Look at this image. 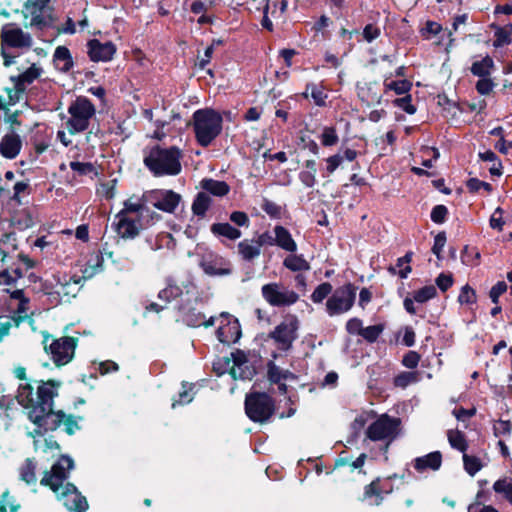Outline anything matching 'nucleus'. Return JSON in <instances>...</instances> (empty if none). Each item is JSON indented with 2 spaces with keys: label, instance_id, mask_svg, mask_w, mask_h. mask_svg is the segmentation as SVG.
Instances as JSON below:
<instances>
[{
  "label": "nucleus",
  "instance_id": "nucleus-1",
  "mask_svg": "<svg viewBox=\"0 0 512 512\" xmlns=\"http://www.w3.org/2000/svg\"><path fill=\"white\" fill-rule=\"evenodd\" d=\"M58 386L53 380L40 381L36 392L29 383L20 384L16 399L18 403L29 409L28 419L36 425V429L29 435L35 437L47 431H54L61 425L67 434L73 435L79 430L78 421L62 410L53 409L54 398L58 395Z\"/></svg>",
  "mask_w": 512,
  "mask_h": 512
},
{
  "label": "nucleus",
  "instance_id": "nucleus-2",
  "mask_svg": "<svg viewBox=\"0 0 512 512\" xmlns=\"http://www.w3.org/2000/svg\"><path fill=\"white\" fill-rule=\"evenodd\" d=\"M74 461L69 456H62L41 480V484L50 487L68 512H86L88 502L72 483L66 482Z\"/></svg>",
  "mask_w": 512,
  "mask_h": 512
},
{
  "label": "nucleus",
  "instance_id": "nucleus-3",
  "mask_svg": "<svg viewBox=\"0 0 512 512\" xmlns=\"http://www.w3.org/2000/svg\"><path fill=\"white\" fill-rule=\"evenodd\" d=\"M143 153L144 165L156 177L176 176L182 170V152L178 147L163 148L155 145L146 148Z\"/></svg>",
  "mask_w": 512,
  "mask_h": 512
},
{
  "label": "nucleus",
  "instance_id": "nucleus-4",
  "mask_svg": "<svg viewBox=\"0 0 512 512\" xmlns=\"http://www.w3.org/2000/svg\"><path fill=\"white\" fill-rule=\"evenodd\" d=\"M192 118L197 142L203 147L209 146L222 131L221 114L213 109H198Z\"/></svg>",
  "mask_w": 512,
  "mask_h": 512
},
{
  "label": "nucleus",
  "instance_id": "nucleus-5",
  "mask_svg": "<svg viewBox=\"0 0 512 512\" xmlns=\"http://www.w3.org/2000/svg\"><path fill=\"white\" fill-rule=\"evenodd\" d=\"M3 292L4 295L0 298V341L9 333L14 320L10 313L16 312L19 319H24L27 316L29 303L20 289L13 292L4 289Z\"/></svg>",
  "mask_w": 512,
  "mask_h": 512
},
{
  "label": "nucleus",
  "instance_id": "nucleus-6",
  "mask_svg": "<svg viewBox=\"0 0 512 512\" xmlns=\"http://www.w3.org/2000/svg\"><path fill=\"white\" fill-rule=\"evenodd\" d=\"M68 114L66 128L70 134H78L88 129L91 119L96 114V108L87 97L78 96L69 105Z\"/></svg>",
  "mask_w": 512,
  "mask_h": 512
},
{
  "label": "nucleus",
  "instance_id": "nucleus-7",
  "mask_svg": "<svg viewBox=\"0 0 512 512\" xmlns=\"http://www.w3.org/2000/svg\"><path fill=\"white\" fill-rule=\"evenodd\" d=\"M400 424L399 418L382 414L367 427L366 436L371 441L385 442L384 452H386L389 445L397 438Z\"/></svg>",
  "mask_w": 512,
  "mask_h": 512
},
{
  "label": "nucleus",
  "instance_id": "nucleus-8",
  "mask_svg": "<svg viewBox=\"0 0 512 512\" xmlns=\"http://www.w3.org/2000/svg\"><path fill=\"white\" fill-rule=\"evenodd\" d=\"M33 44L29 33L24 32L14 23L6 24L1 29V46L4 65L9 66L13 63L14 56L7 52V47L24 49L30 48Z\"/></svg>",
  "mask_w": 512,
  "mask_h": 512
},
{
  "label": "nucleus",
  "instance_id": "nucleus-9",
  "mask_svg": "<svg viewBox=\"0 0 512 512\" xmlns=\"http://www.w3.org/2000/svg\"><path fill=\"white\" fill-rule=\"evenodd\" d=\"M51 0H27L24 4L23 14L29 19V26L32 29L44 30L54 23L53 7Z\"/></svg>",
  "mask_w": 512,
  "mask_h": 512
},
{
  "label": "nucleus",
  "instance_id": "nucleus-10",
  "mask_svg": "<svg viewBox=\"0 0 512 512\" xmlns=\"http://www.w3.org/2000/svg\"><path fill=\"white\" fill-rule=\"evenodd\" d=\"M245 412L253 422L265 423L274 413L273 400L267 393H249L245 398Z\"/></svg>",
  "mask_w": 512,
  "mask_h": 512
},
{
  "label": "nucleus",
  "instance_id": "nucleus-11",
  "mask_svg": "<svg viewBox=\"0 0 512 512\" xmlns=\"http://www.w3.org/2000/svg\"><path fill=\"white\" fill-rule=\"evenodd\" d=\"M299 320L294 315H288L270 333L269 338L281 351H289L298 338Z\"/></svg>",
  "mask_w": 512,
  "mask_h": 512
},
{
  "label": "nucleus",
  "instance_id": "nucleus-12",
  "mask_svg": "<svg viewBox=\"0 0 512 512\" xmlns=\"http://www.w3.org/2000/svg\"><path fill=\"white\" fill-rule=\"evenodd\" d=\"M356 287L351 283L338 287L326 301V312L330 317L347 313L354 305Z\"/></svg>",
  "mask_w": 512,
  "mask_h": 512
},
{
  "label": "nucleus",
  "instance_id": "nucleus-13",
  "mask_svg": "<svg viewBox=\"0 0 512 512\" xmlns=\"http://www.w3.org/2000/svg\"><path fill=\"white\" fill-rule=\"evenodd\" d=\"M261 295L272 307H289L299 300L298 293L279 282L263 285Z\"/></svg>",
  "mask_w": 512,
  "mask_h": 512
},
{
  "label": "nucleus",
  "instance_id": "nucleus-14",
  "mask_svg": "<svg viewBox=\"0 0 512 512\" xmlns=\"http://www.w3.org/2000/svg\"><path fill=\"white\" fill-rule=\"evenodd\" d=\"M146 192L142 195H132L123 203V208L118 213H124L126 216L154 224L160 216L149 208V203L145 199Z\"/></svg>",
  "mask_w": 512,
  "mask_h": 512
},
{
  "label": "nucleus",
  "instance_id": "nucleus-15",
  "mask_svg": "<svg viewBox=\"0 0 512 512\" xmlns=\"http://www.w3.org/2000/svg\"><path fill=\"white\" fill-rule=\"evenodd\" d=\"M199 266L206 275L211 277L227 276L232 273L231 262L213 251H207L201 255Z\"/></svg>",
  "mask_w": 512,
  "mask_h": 512
},
{
  "label": "nucleus",
  "instance_id": "nucleus-16",
  "mask_svg": "<svg viewBox=\"0 0 512 512\" xmlns=\"http://www.w3.org/2000/svg\"><path fill=\"white\" fill-rule=\"evenodd\" d=\"M151 225V223L134 218L133 216H126L124 213H117L112 223L117 234L123 239H134L141 230Z\"/></svg>",
  "mask_w": 512,
  "mask_h": 512
},
{
  "label": "nucleus",
  "instance_id": "nucleus-17",
  "mask_svg": "<svg viewBox=\"0 0 512 512\" xmlns=\"http://www.w3.org/2000/svg\"><path fill=\"white\" fill-rule=\"evenodd\" d=\"M146 201L150 206L166 213H173L178 207L181 196L172 190L146 191Z\"/></svg>",
  "mask_w": 512,
  "mask_h": 512
},
{
  "label": "nucleus",
  "instance_id": "nucleus-18",
  "mask_svg": "<svg viewBox=\"0 0 512 512\" xmlns=\"http://www.w3.org/2000/svg\"><path fill=\"white\" fill-rule=\"evenodd\" d=\"M75 348L76 339L73 337H62L49 345L51 357L58 366L65 365L72 360Z\"/></svg>",
  "mask_w": 512,
  "mask_h": 512
},
{
  "label": "nucleus",
  "instance_id": "nucleus-19",
  "mask_svg": "<svg viewBox=\"0 0 512 512\" xmlns=\"http://www.w3.org/2000/svg\"><path fill=\"white\" fill-rule=\"evenodd\" d=\"M220 326L216 331L218 340L223 344L237 342L241 337V327L239 321L227 312H222L219 316Z\"/></svg>",
  "mask_w": 512,
  "mask_h": 512
},
{
  "label": "nucleus",
  "instance_id": "nucleus-20",
  "mask_svg": "<svg viewBox=\"0 0 512 512\" xmlns=\"http://www.w3.org/2000/svg\"><path fill=\"white\" fill-rule=\"evenodd\" d=\"M392 491L393 485L388 479L381 480L377 478L364 487L362 501L370 506H379L384 497L392 493Z\"/></svg>",
  "mask_w": 512,
  "mask_h": 512
},
{
  "label": "nucleus",
  "instance_id": "nucleus-21",
  "mask_svg": "<svg viewBox=\"0 0 512 512\" xmlns=\"http://www.w3.org/2000/svg\"><path fill=\"white\" fill-rule=\"evenodd\" d=\"M87 47L88 55L94 62L110 61L116 52V47L112 42L102 43L97 39L90 40Z\"/></svg>",
  "mask_w": 512,
  "mask_h": 512
},
{
  "label": "nucleus",
  "instance_id": "nucleus-22",
  "mask_svg": "<svg viewBox=\"0 0 512 512\" xmlns=\"http://www.w3.org/2000/svg\"><path fill=\"white\" fill-rule=\"evenodd\" d=\"M232 360L233 366L230 368V374L234 379L247 380L253 377L255 370L242 351L232 353Z\"/></svg>",
  "mask_w": 512,
  "mask_h": 512
},
{
  "label": "nucleus",
  "instance_id": "nucleus-23",
  "mask_svg": "<svg viewBox=\"0 0 512 512\" xmlns=\"http://www.w3.org/2000/svg\"><path fill=\"white\" fill-rule=\"evenodd\" d=\"M22 148V139L19 134L11 130L0 141V153L7 159H14Z\"/></svg>",
  "mask_w": 512,
  "mask_h": 512
},
{
  "label": "nucleus",
  "instance_id": "nucleus-24",
  "mask_svg": "<svg viewBox=\"0 0 512 512\" xmlns=\"http://www.w3.org/2000/svg\"><path fill=\"white\" fill-rule=\"evenodd\" d=\"M441 464L442 455L439 451L428 453L414 460V468L420 473L426 470L437 471L441 467Z\"/></svg>",
  "mask_w": 512,
  "mask_h": 512
},
{
  "label": "nucleus",
  "instance_id": "nucleus-25",
  "mask_svg": "<svg viewBox=\"0 0 512 512\" xmlns=\"http://www.w3.org/2000/svg\"><path fill=\"white\" fill-rule=\"evenodd\" d=\"M104 258L100 251H93L86 256V262L82 267L84 278H92L103 270Z\"/></svg>",
  "mask_w": 512,
  "mask_h": 512
},
{
  "label": "nucleus",
  "instance_id": "nucleus-26",
  "mask_svg": "<svg viewBox=\"0 0 512 512\" xmlns=\"http://www.w3.org/2000/svg\"><path fill=\"white\" fill-rule=\"evenodd\" d=\"M275 234V245L279 248L294 253L297 250V244L292 238L291 233L283 226L277 225L273 230Z\"/></svg>",
  "mask_w": 512,
  "mask_h": 512
},
{
  "label": "nucleus",
  "instance_id": "nucleus-27",
  "mask_svg": "<svg viewBox=\"0 0 512 512\" xmlns=\"http://www.w3.org/2000/svg\"><path fill=\"white\" fill-rule=\"evenodd\" d=\"M53 63L60 72H68L73 67V59L69 49L65 46H58L53 54Z\"/></svg>",
  "mask_w": 512,
  "mask_h": 512
},
{
  "label": "nucleus",
  "instance_id": "nucleus-28",
  "mask_svg": "<svg viewBox=\"0 0 512 512\" xmlns=\"http://www.w3.org/2000/svg\"><path fill=\"white\" fill-rule=\"evenodd\" d=\"M238 254L241 259L247 262L253 261L261 254V250L256 240L244 239L237 244Z\"/></svg>",
  "mask_w": 512,
  "mask_h": 512
},
{
  "label": "nucleus",
  "instance_id": "nucleus-29",
  "mask_svg": "<svg viewBox=\"0 0 512 512\" xmlns=\"http://www.w3.org/2000/svg\"><path fill=\"white\" fill-rule=\"evenodd\" d=\"M40 76V69L35 65L28 68L25 72L18 75L16 78L12 77L14 87L17 93H23L28 85Z\"/></svg>",
  "mask_w": 512,
  "mask_h": 512
},
{
  "label": "nucleus",
  "instance_id": "nucleus-30",
  "mask_svg": "<svg viewBox=\"0 0 512 512\" xmlns=\"http://www.w3.org/2000/svg\"><path fill=\"white\" fill-rule=\"evenodd\" d=\"M267 377L271 383L295 380L296 376L287 369H282L274 361L267 363Z\"/></svg>",
  "mask_w": 512,
  "mask_h": 512
},
{
  "label": "nucleus",
  "instance_id": "nucleus-31",
  "mask_svg": "<svg viewBox=\"0 0 512 512\" xmlns=\"http://www.w3.org/2000/svg\"><path fill=\"white\" fill-rule=\"evenodd\" d=\"M182 320L185 322L188 326L191 327H199L201 325L204 326H212L214 325L215 318L210 317L208 320H206L205 315L201 312L197 311L194 308H191L185 312H183Z\"/></svg>",
  "mask_w": 512,
  "mask_h": 512
},
{
  "label": "nucleus",
  "instance_id": "nucleus-32",
  "mask_svg": "<svg viewBox=\"0 0 512 512\" xmlns=\"http://www.w3.org/2000/svg\"><path fill=\"white\" fill-rule=\"evenodd\" d=\"M211 232L216 237H223L229 240H237L242 236L241 231L229 223H214L211 226Z\"/></svg>",
  "mask_w": 512,
  "mask_h": 512
},
{
  "label": "nucleus",
  "instance_id": "nucleus-33",
  "mask_svg": "<svg viewBox=\"0 0 512 512\" xmlns=\"http://www.w3.org/2000/svg\"><path fill=\"white\" fill-rule=\"evenodd\" d=\"M7 258V254L0 249V285H9L21 277L18 269L9 272Z\"/></svg>",
  "mask_w": 512,
  "mask_h": 512
},
{
  "label": "nucleus",
  "instance_id": "nucleus-34",
  "mask_svg": "<svg viewBox=\"0 0 512 512\" xmlns=\"http://www.w3.org/2000/svg\"><path fill=\"white\" fill-rule=\"evenodd\" d=\"M411 259L412 253H406L403 257L397 259V263L395 265H390L388 267V271L392 275H398L401 279L407 278L409 273L411 272Z\"/></svg>",
  "mask_w": 512,
  "mask_h": 512
},
{
  "label": "nucleus",
  "instance_id": "nucleus-35",
  "mask_svg": "<svg viewBox=\"0 0 512 512\" xmlns=\"http://www.w3.org/2000/svg\"><path fill=\"white\" fill-rule=\"evenodd\" d=\"M201 185L206 193L219 197L225 196L230 190L226 182L213 179H204Z\"/></svg>",
  "mask_w": 512,
  "mask_h": 512
},
{
  "label": "nucleus",
  "instance_id": "nucleus-36",
  "mask_svg": "<svg viewBox=\"0 0 512 512\" xmlns=\"http://www.w3.org/2000/svg\"><path fill=\"white\" fill-rule=\"evenodd\" d=\"M494 67V61L490 56H485L479 61H475L471 66V73L479 78L488 77Z\"/></svg>",
  "mask_w": 512,
  "mask_h": 512
},
{
  "label": "nucleus",
  "instance_id": "nucleus-37",
  "mask_svg": "<svg viewBox=\"0 0 512 512\" xmlns=\"http://www.w3.org/2000/svg\"><path fill=\"white\" fill-rule=\"evenodd\" d=\"M182 294V289L172 278L166 279V286L158 293V298L165 302H170Z\"/></svg>",
  "mask_w": 512,
  "mask_h": 512
},
{
  "label": "nucleus",
  "instance_id": "nucleus-38",
  "mask_svg": "<svg viewBox=\"0 0 512 512\" xmlns=\"http://www.w3.org/2000/svg\"><path fill=\"white\" fill-rule=\"evenodd\" d=\"M211 205V197L206 192H200L192 203V211L195 215L203 217Z\"/></svg>",
  "mask_w": 512,
  "mask_h": 512
},
{
  "label": "nucleus",
  "instance_id": "nucleus-39",
  "mask_svg": "<svg viewBox=\"0 0 512 512\" xmlns=\"http://www.w3.org/2000/svg\"><path fill=\"white\" fill-rule=\"evenodd\" d=\"M308 93H310L311 98L313 99L314 103L317 106H325L327 94L324 92V88L322 86L316 85L314 83H309L306 86L304 96L307 97Z\"/></svg>",
  "mask_w": 512,
  "mask_h": 512
},
{
  "label": "nucleus",
  "instance_id": "nucleus-40",
  "mask_svg": "<svg viewBox=\"0 0 512 512\" xmlns=\"http://www.w3.org/2000/svg\"><path fill=\"white\" fill-rule=\"evenodd\" d=\"M283 265L291 270V271H303V270H309L310 265L309 263L304 259L302 255H289L287 256L284 261Z\"/></svg>",
  "mask_w": 512,
  "mask_h": 512
},
{
  "label": "nucleus",
  "instance_id": "nucleus-41",
  "mask_svg": "<svg viewBox=\"0 0 512 512\" xmlns=\"http://www.w3.org/2000/svg\"><path fill=\"white\" fill-rule=\"evenodd\" d=\"M36 463L33 459H26L20 468V479L27 484L36 482Z\"/></svg>",
  "mask_w": 512,
  "mask_h": 512
},
{
  "label": "nucleus",
  "instance_id": "nucleus-42",
  "mask_svg": "<svg viewBox=\"0 0 512 512\" xmlns=\"http://www.w3.org/2000/svg\"><path fill=\"white\" fill-rule=\"evenodd\" d=\"M495 493L502 495L509 503L512 504V479L504 477L498 479L493 484Z\"/></svg>",
  "mask_w": 512,
  "mask_h": 512
},
{
  "label": "nucleus",
  "instance_id": "nucleus-43",
  "mask_svg": "<svg viewBox=\"0 0 512 512\" xmlns=\"http://www.w3.org/2000/svg\"><path fill=\"white\" fill-rule=\"evenodd\" d=\"M448 441L452 448L457 449L461 452H465L467 449L465 435L459 430H449Z\"/></svg>",
  "mask_w": 512,
  "mask_h": 512
},
{
  "label": "nucleus",
  "instance_id": "nucleus-44",
  "mask_svg": "<svg viewBox=\"0 0 512 512\" xmlns=\"http://www.w3.org/2000/svg\"><path fill=\"white\" fill-rule=\"evenodd\" d=\"M333 293V287L329 282H323L319 284L311 294V300L313 303H322L325 298Z\"/></svg>",
  "mask_w": 512,
  "mask_h": 512
},
{
  "label": "nucleus",
  "instance_id": "nucleus-45",
  "mask_svg": "<svg viewBox=\"0 0 512 512\" xmlns=\"http://www.w3.org/2000/svg\"><path fill=\"white\" fill-rule=\"evenodd\" d=\"M437 294L436 287L433 285H428L420 288L417 291L413 292V298L417 303H425L431 299H433Z\"/></svg>",
  "mask_w": 512,
  "mask_h": 512
},
{
  "label": "nucleus",
  "instance_id": "nucleus-46",
  "mask_svg": "<svg viewBox=\"0 0 512 512\" xmlns=\"http://www.w3.org/2000/svg\"><path fill=\"white\" fill-rule=\"evenodd\" d=\"M182 389L183 390L179 393V398L172 403V408H175L176 405H183L192 402L194 398V385L183 383Z\"/></svg>",
  "mask_w": 512,
  "mask_h": 512
},
{
  "label": "nucleus",
  "instance_id": "nucleus-47",
  "mask_svg": "<svg viewBox=\"0 0 512 512\" xmlns=\"http://www.w3.org/2000/svg\"><path fill=\"white\" fill-rule=\"evenodd\" d=\"M464 469L470 475L474 476L482 468L479 458L468 454H463Z\"/></svg>",
  "mask_w": 512,
  "mask_h": 512
},
{
  "label": "nucleus",
  "instance_id": "nucleus-48",
  "mask_svg": "<svg viewBox=\"0 0 512 512\" xmlns=\"http://www.w3.org/2000/svg\"><path fill=\"white\" fill-rule=\"evenodd\" d=\"M383 330L384 326L382 324L371 325L365 328L363 327L360 336L363 337V339H365L367 342L373 343L379 338Z\"/></svg>",
  "mask_w": 512,
  "mask_h": 512
},
{
  "label": "nucleus",
  "instance_id": "nucleus-49",
  "mask_svg": "<svg viewBox=\"0 0 512 512\" xmlns=\"http://www.w3.org/2000/svg\"><path fill=\"white\" fill-rule=\"evenodd\" d=\"M477 296L475 290L470 287L468 284L464 285L461 288V291L458 295V302L461 305H471L476 303Z\"/></svg>",
  "mask_w": 512,
  "mask_h": 512
},
{
  "label": "nucleus",
  "instance_id": "nucleus-50",
  "mask_svg": "<svg viewBox=\"0 0 512 512\" xmlns=\"http://www.w3.org/2000/svg\"><path fill=\"white\" fill-rule=\"evenodd\" d=\"M493 432L496 437H510L512 424L509 420L499 419L493 425Z\"/></svg>",
  "mask_w": 512,
  "mask_h": 512
},
{
  "label": "nucleus",
  "instance_id": "nucleus-51",
  "mask_svg": "<svg viewBox=\"0 0 512 512\" xmlns=\"http://www.w3.org/2000/svg\"><path fill=\"white\" fill-rule=\"evenodd\" d=\"M411 83L408 80H398L385 82V87L387 90H393L398 95L406 94L411 89Z\"/></svg>",
  "mask_w": 512,
  "mask_h": 512
},
{
  "label": "nucleus",
  "instance_id": "nucleus-52",
  "mask_svg": "<svg viewBox=\"0 0 512 512\" xmlns=\"http://www.w3.org/2000/svg\"><path fill=\"white\" fill-rule=\"evenodd\" d=\"M31 188L28 181H18L13 186V197L12 199L21 203V198L30 194Z\"/></svg>",
  "mask_w": 512,
  "mask_h": 512
},
{
  "label": "nucleus",
  "instance_id": "nucleus-53",
  "mask_svg": "<svg viewBox=\"0 0 512 512\" xmlns=\"http://www.w3.org/2000/svg\"><path fill=\"white\" fill-rule=\"evenodd\" d=\"M150 248L154 251L161 249L164 245L169 246L172 242V236L169 233L158 234L155 238L147 239Z\"/></svg>",
  "mask_w": 512,
  "mask_h": 512
},
{
  "label": "nucleus",
  "instance_id": "nucleus-54",
  "mask_svg": "<svg viewBox=\"0 0 512 512\" xmlns=\"http://www.w3.org/2000/svg\"><path fill=\"white\" fill-rule=\"evenodd\" d=\"M321 143L324 146H334L338 143L339 137L335 128L333 127H325L321 134Z\"/></svg>",
  "mask_w": 512,
  "mask_h": 512
},
{
  "label": "nucleus",
  "instance_id": "nucleus-55",
  "mask_svg": "<svg viewBox=\"0 0 512 512\" xmlns=\"http://www.w3.org/2000/svg\"><path fill=\"white\" fill-rule=\"evenodd\" d=\"M417 381V375L414 372H402L394 378V385L400 388H406L408 385Z\"/></svg>",
  "mask_w": 512,
  "mask_h": 512
},
{
  "label": "nucleus",
  "instance_id": "nucleus-56",
  "mask_svg": "<svg viewBox=\"0 0 512 512\" xmlns=\"http://www.w3.org/2000/svg\"><path fill=\"white\" fill-rule=\"evenodd\" d=\"M512 41L511 39V32L508 31L505 28L498 27L495 31V40L493 45L495 47H502L505 45L510 44Z\"/></svg>",
  "mask_w": 512,
  "mask_h": 512
},
{
  "label": "nucleus",
  "instance_id": "nucleus-57",
  "mask_svg": "<svg viewBox=\"0 0 512 512\" xmlns=\"http://www.w3.org/2000/svg\"><path fill=\"white\" fill-rule=\"evenodd\" d=\"M70 168L79 175H88L95 172V167L90 162L72 161L70 162Z\"/></svg>",
  "mask_w": 512,
  "mask_h": 512
},
{
  "label": "nucleus",
  "instance_id": "nucleus-58",
  "mask_svg": "<svg viewBox=\"0 0 512 512\" xmlns=\"http://www.w3.org/2000/svg\"><path fill=\"white\" fill-rule=\"evenodd\" d=\"M19 506L14 504L8 491H5L0 497V512H17Z\"/></svg>",
  "mask_w": 512,
  "mask_h": 512
},
{
  "label": "nucleus",
  "instance_id": "nucleus-59",
  "mask_svg": "<svg viewBox=\"0 0 512 512\" xmlns=\"http://www.w3.org/2000/svg\"><path fill=\"white\" fill-rule=\"evenodd\" d=\"M262 209L272 218L279 219L282 215V208L273 201L265 199L262 204Z\"/></svg>",
  "mask_w": 512,
  "mask_h": 512
},
{
  "label": "nucleus",
  "instance_id": "nucleus-60",
  "mask_svg": "<svg viewBox=\"0 0 512 512\" xmlns=\"http://www.w3.org/2000/svg\"><path fill=\"white\" fill-rule=\"evenodd\" d=\"M448 214V209L444 205H436L431 211V220L436 224H441L445 221Z\"/></svg>",
  "mask_w": 512,
  "mask_h": 512
},
{
  "label": "nucleus",
  "instance_id": "nucleus-61",
  "mask_svg": "<svg viewBox=\"0 0 512 512\" xmlns=\"http://www.w3.org/2000/svg\"><path fill=\"white\" fill-rule=\"evenodd\" d=\"M446 243V234L445 232H440L434 237V244L432 247V252L436 255V257L441 260L442 250Z\"/></svg>",
  "mask_w": 512,
  "mask_h": 512
},
{
  "label": "nucleus",
  "instance_id": "nucleus-62",
  "mask_svg": "<svg viewBox=\"0 0 512 512\" xmlns=\"http://www.w3.org/2000/svg\"><path fill=\"white\" fill-rule=\"evenodd\" d=\"M494 87V83L492 80L488 77L480 78L476 83V90L481 95H487L489 94Z\"/></svg>",
  "mask_w": 512,
  "mask_h": 512
},
{
  "label": "nucleus",
  "instance_id": "nucleus-63",
  "mask_svg": "<svg viewBox=\"0 0 512 512\" xmlns=\"http://www.w3.org/2000/svg\"><path fill=\"white\" fill-rule=\"evenodd\" d=\"M395 105L399 108H401L403 111H405L408 114H414L416 112L415 106L411 103V96L406 95L402 98H398L395 100Z\"/></svg>",
  "mask_w": 512,
  "mask_h": 512
},
{
  "label": "nucleus",
  "instance_id": "nucleus-64",
  "mask_svg": "<svg viewBox=\"0 0 512 512\" xmlns=\"http://www.w3.org/2000/svg\"><path fill=\"white\" fill-rule=\"evenodd\" d=\"M346 330L349 334L360 336L363 330L362 320L356 317L349 319L346 323Z\"/></svg>",
  "mask_w": 512,
  "mask_h": 512
}]
</instances>
